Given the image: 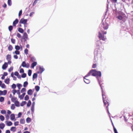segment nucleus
<instances>
[{"mask_svg":"<svg viewBox=\"0 0 133 133\" xmlns=\"http://www.w3.org/2000/svg\"><path fill=\"white\" fill-rule=\"evenodd\" d=\"M101 30V32L103 33V35H102V34L100 32H99L98 37L100 40H102L104 41H105L106 38V37L104 36V35L106 34L107 32H104L102 30Z\"/></svg>","mask_w":133,"mask_h":133,"instance_id":"obj_1","label":"nucleus"},{"mask_svg":"<svg viewBox=\"0 0 133 133\" xmlns=\"http://www.w3.org/2000/svg\"><path fill=\"white\" fill-rule=\"evenodd\" d=\"M102 95L103 96V102L104 103V105L106 107V109L107 110V112L109 114V109L108 108V106L109 105V100H108L107 101V99H106V98H105L104 99V94L102 93Z\"/></svg>","mask_w":133,"mask_h":133,"instance_id":"obj_2","label":"nucleus"},{"mask_svg":"<svg viewBox=\"0 0 133 133\" xmlns=\"http://www.w3.org/2000/svg\"><path fill=\"white\" fill-rule=\"evenodd\" d=\"M93 76H96L98 79V77H100L101 76V71H97L95 70H94V73H93Z\"/></svg>","mask_w":133,"mask_h":133,"instance_id":"obj_3","label":"nucleus"},{"mask_svg":"<svg viewBox=\"0 0 133 133\" xmlns=\"http://www.w3.org/2000/svg\"><path fill=\"white\" fill-rule=\"evenodd\" d=\"M102 26L104 30H107L108 28L109 25L105 21L102 22Z\"/></svg>","mask_w":133,"mask_h":133,"instance_id":"obj_4","label":"nucleus"},{"mask_svg":"<svg viewBox=\"0 0 133 133\" xmlns=\"http://www.w3.org/2000/svg\"><path fill=\"white\" fill-rule=\"evenodd\" d=\"M27 20V19H24L23 18H21L19 22V23L20 24H23L24 25V26H25V25L26 24Z\"/></svg>","mask_w":133,"mask_h":133,"instance_id":"obj_5","label":"nucleus"},{"mask_svg":"<svg viewBox=\"0 0 133 133\" xmlns=\"http://www.w3.org/2000/svg\"><path fill=\"white\" fill-rule=\"evenodd\" d=\"M21 66L23 67L28 68L29 67L30 65L28 63H26L25 61H23L22 64Z\"/></svg>","mask_w":133,"mask_h":133,"instance_id":"obj_6","label":"nucleus"},{"mask_svg":"<svg viewBox=\"0 0 133 133\" xmlns=\"http://www.w3.org/2000/svg\"><path fill=\"white\" fill-rule=\"evenodd\" d=\"M93 73H94V70L92 69L87 75L85 76V77H87L91 75L93 76Z\"/></svg>","mask_w":133,"mask_h":133,"instance_id":"obj_7","label":"nucleus"},{"mask_svg":"<svg viewBox=\"0 0 133 133\" xmlns=\"http://www.w3.org/2000/svg\"><path fill=\"white\" fill-rule=\"evenodd\" d=\"M98 50L97 49H96L95 51V56L94 57L95 59V60H97L98 58Z\"/></svg>","mask_w":133,"mask_h":133,"instance_id":"obj_8","label":"nucleus"},{"mask_svg":"<svg viewBox=\"0 0 133 133\" xmlns=\"http://www.w3.org/2000/svg\"><path fill=\"white\" fill-rule=\"evenodd\" d=\"M8 66V63L6 62H5L2 65V68L3 69H5Z\"/></svg>","mask_w":133,"mask_h":133,"instance_id":"obj_9","label":"nucleus"},{"mask_svg":"<svg viewBox=\"0 0 133 133\" xmlns=\"http://www.w3.org/2000/svg\"><path fill=\"white\" fill-rule=\"evenodd\" d=\"M18 22V20L17 19H16L13 23V26H16V24H17Z\"/></svg>","mask_w":133,"mask_h":133,"instance_id":"obj_10","label":"nucleus"},{"mask_svg":"<svg viewBox=\"0 0 133 133\" xmlns=\"http://www.w3.org/2000/svg\"><path fill=\"white\" fill-rule=\"evenodd\" d=\"M87 77H85V76L84 77V81L87 84H88L90 82V80L86 78Z\"/></svg>","mask_w":133,"mask_h":133,"instance_id":"obj_11","label":"nucleus"},{"mask_svg":"<svg viewBox=\"0 0 133 133\" xmlns=\"http://www.w3.org/2000/svg\"><path fill=\"white\" fill-rule=\"evenodd\" d=\"M28 38V36L27 33L26 32H24L23 35V38L24 39H26Z\"/></svg>","mask_w":133,"mask_h":133,"instance_id":"obj_12","label":"nucleus"},{"mask_svg":"<svg viewBox=\"0 0 133 133\" xmlns=\"http://www.w3.org/2000/svg\"><path fill=\"white\" fill-rule=\"evenodd\" d=\"M37 74L36 73H34L32 76V79L34 80V79L36 78L37 77Z\"/></svg>","mask_w":133,"mask_h":133,"instance_id":"obj_13","label":"nucleus"},{"mask_svg":"<svg viewBox=\"0 0 133 133\" xmlns=\"http://www.w3.org/2000/svg\"><path fill=\"white\" fill-rule=\"evenodd\" d=\"M27 94L29 95H31L32 94V91L31 89L27 91Z\"/></svg>","mask_w":133,"mask_h":133,"instance_id":"obj_14","label":"nucleus"},{"mask_svg":"<svg viewBox=\"0 0 133 133\" xmlns=\"http://www.w3.org/2000/svg\"><path fill=\"white\" fill-rule=\"evenodd\" d=\"M11 55L8 54V55L6 57V59L7 60H11Z\"/></svg>","mask_w":133,"mask_h":133,"instance_id":"obj_15","label":"nucleus"},{"mask_svg":"<svg viewBox=\"0 0 133 133\" xmlns=\"http://www.w3.org/2000/svg\"><path fill=\"white\" fill-rule=\"evenodd\" d=\"M5 127V125L3 123L0 124V128L1 129H3Z\"/></svg>","mask_w":133,"mask_h":133,"instance_id":"obj_16","label":"nucleus"},{"mask_svg":"<svg viewBox=\"0 0 133 133\" xmlns=\"http://www.w3.org/2000/svg\"><path fill=\"white\" fill-rule=\"evenodd\" d=\"M11 119L12 120L14 119L15 118V115L14 114H12L10 116Z\"/></svg>","mask_w":133,"mask_h":133,"instance_id":"obj_17","label":"nucleus"},{"mask_svg":"<svg viewBox=\"0 0 133 133\" xmlns=\"http://www.w3.org/2000/svg\"><path fill=\"white\" fill-rule=\"evenodd\" d=\"M37 64V63L36 62H33L31 65V67L33 68L34 67L36 66Z\"/></svg>","mask_w":133,"mask_h":133,"instance_id":"obj_18","label":"nucleus"},{"mask_svg":"<svg viewBox=\"0 0 133 133\" xmlns=\"http://www.w3.org/2000/svg\"><path fill=\"white\" fill-rule=\"evenodd\" d=\"M5 122H7V125L8 126H10L12 124V122L11 121L8 122L7 121H6Z\"/></svg>","mask_w":133,"mask_h":133,"instance_id":"obj_19","label":"nucleus"},{"mask_svg":"<svg viewBox=\"0 0 133 133\" xmlns=\"http://www.w3.org/2000/svg\"><path fill=\"white\" fill-rule=\"evenodd\" d=\"M14 103L16 107H19V103L18 101H16L14 102Z\"/></svg>","mask_w":133,"mask_h":133,"instance_id":"obj_20","label":"nucleus"},{"mask_svg":"<svg viewBox=\"0 0 133 133\" xmlns=\"http://www.w3.org/2000/svg\"><path fill=\"white\" fill-rule=\"evenodd\" d=\"M18 31L19 32L22 33H23L24 32L23 30L21 28H18Z\"/></svg>","mask_w":133,"mask_h":133,"instance_id":"obj_21","label":"nucleus"},{"mask_svg":"<svg viewBox=\"0 0 133 133\" xmlns=\"http://www.w3.org/2000/svg\"><path fill=\"white\" fill-rule=\"evenodd\" d=\"M25 121L24 119H21L20 120V123L22 124H24Z\"/></svg>","mask_w":133,"mask_h":133,"instance_id":"obj_22","label":"nucleus"},{"mask_svg":"<svg viewBox=\"0 0 133 133\" xmlns=\"http://www.w3.org/2000/svg\"><path fill=\"white\" fill-rule=\"evenodd\" d=\"M9 81L10 79L9 78H6L4 82L6 84H8L9 83Z\"/></svg>","mask_w":133,"mask_h":133,"instance_id":"obj_23","label":"nucleus"},{"mask_svg":"<svg viewBox=\"0 0 133 133\" xmlns=\"http://www.w3.org/2000/svg\"><path fill=\"white\" fill-rule=\"evenodd\" d=\"M8 50L9 51H11L13 49V47L11 45H10L8 47Z\"/></svg>","mask_w":133,"mask_h":133,"instance_id":"obj_24","label":"nucleus"},{"mask_svg":"<svg viewBox=\"0 0 133 133\" xmlns=\"http://www.w3.org/2000/svg\"><path fill=\"white\" fill-rule=\"evenodd\" d=\"M117 18L119 19L120 20H122L123 19V17L121 16V15H119L117 17Z\"/></svg>","mask_w":133,"mask_h":133,"instance_id":"obj_25","label":"nucleus"},{"mask_svg":"<svg viewBox=\"0 0 133 133\" xmlns=\"http://www.w3.org/2000/svg\"><path fill=\"white\" fill-rule=\"evenodd\" d=\"M16 127H12L11 128L10 130L11 131L15 132L16 131Z\"/></svg>","mask_w":133,"mask_h":133,"instance_id":"obj_26","label":"nucleus"},{"mask_svg":"<svg viewBox=\"0 0 133 133\" xmlns=\"http://www.w3.org/2000/svg\"><path fill=\"white\" fill-rule=\"evenodd\" d=\"M17 99V98L16 97H13L11 99V100L13 102H15Z\"/></svg>","mask_w":133,"mask_h":133,"instance_id":"obj_27","label":"nucleus"},{"mask_svg":"<svg viewBox=\"0 0 133 133\" xmlns=\"http://www.w3.org/2000/svg\"><path fill=\"white\" fill-rule=\"evenodd\" d=\"M13 27L12 25L9 26L8 27V29L11 32L13 29Z\"/></svg>","mask_w":133,"mask_h":133,"instance_id":"obj_28","label":"nucleus"},{"mask_svg":"<svg viewBox=\"0 0 133 133\" xmlns=\"http://www.w3.org/2000/svg\"><path fill=\"white\" fill-rule=\"evenodd\" d=\"M28 84L27 81H25L24 83L23 86L24 87H26Z\"/></svg>","mask_w":133,"mask_h":133,"instance_id":"obj_29","label":"nucleus"},{"mask_svg":"<svg viewBox=\"0 0 133 133\" xmlns=\"http://www.w3.org/2000/svg\"><path fill=\"white\" fill-rule=\"evenodd\" d=\"M0 119L2 121H3L4 119V116L2 115H1L0 116Z\"/></svg>","mask_w":133,"mask_h":133,"instance_id":"obj_30","label":"nucleus"},{"mask_svg":"<svg viewBox=\"0 0 133 133\" xmlns=\"http://www.w3.org/2000/svg\"><path fill=\"white\" fill-rule=\"evenodd\" d=\"M26 102L25 101H23L21 104V106L22 107L25 105L26 104Z\"/></svg>","mask_w":133,"mask_h":133,"instance_id":"obj_31","label":"nucleus"},{"mask_svg":"<svg viewBox=\"0 0 133 133\" xmlns=\"http://www.w3.org/2000/svg\"><path fill=\"white\" fill-rule=\"evenodd\" d=\"M15 105L14 104H11V109L12 110H14L15 108Z\"/></svg>","mask_w":133,"mask_h":133,"instance_id":"obj_32","label":"nucleus"},{"mask_svg":"<svg viewBox=\"0 0 133 133\" xmlns=\"http://www.w3.org/2000/svg\"><path fill=\"white\" fill-rule=\"evenodd\" d=\"M32 73V71L31 70H29L28 71V74L29 76H30Z\"/></svg>","mask_w":133,"mask_h":133,"instance_id":"obj_33","label":"nucleus"},{"mask_svg":"<svg viewBox=\"0 0 133 133\" xmlns=\"http://www.w3.org/2000/svg\"><path fill=\"white\" fill-rule=\"evenodd\" d=\"M26 122L27 123H29L31 121V119L29 117H28L26 119Z\"/></svg>","mask_w":133,"mask_h":133,"instance_id":"obj_34","label":"nucleus"},{"mask_svg":"<svg viewBox=\"0 0 133 133\" xmlns=\"http://www.w3.org/2000/svg\"><path fill=\"white\" fill-rule=\"evenodd\" d=\"M40 87L38 86H36L35 87V89L36 91H38Z\"/></svg>","mask_w":133,"mask_h":133,"instance_id":"obj_35","label":"nucleus"},{"mask_svg":"<svg viewBox=\"0 0 133 133\" xmlns=\"http://www.w3.org/2000/svg\"><path fill=\"white\" fill-rule=\"evenodd\" d=\"M31 104V101H30L29 100L28 101V102L27 104V106L28 107H30V106Z\"/></svg>","mask_w":133,"mask_h":133,"instance_id":"obj_36","label":"nucleus"},{"mask_svg":"<svg viewBox=\"0 0 133 133\" xmlns=\"http://www.w3.org/2000/svg\"><path fill=\"white\" fill-rule=\"evenodd\" d=\"M34 105H33V104L31 106V111L32 112H33L34 111Z\"/></svg>","mask_w":133,"mask_h":133,"instance_id":"obj_37","label":"nucleus"},{"mask_svg":"<svg viewBox=\"0 0 133 133\" xmlns=\"http://www.w3.org/2000/svg\"><path fill=\"white\" fill-rule=\"evenodd\" d=\"M39 70L41 73H42L43 71L44 70V69L40 67L39 68Z\"/></svg>","mask_w":133,"mask_h":133,"instance_id":"obj_38","label":"nucleus"},{"mask_svg":"<svg viewBox=\"0 0 133 133\" xmlns=\"http://www.w3.org/2000/svg\"><path fill=\"white\" fill-rule=\"evenodd\" d=\"M8 3L9 5L11 6V5L12 3L11 0H8Z\"/></svg>","mask_w":133,"mask_h":133,"instance_id":"obj_39","label":"nucleus"},{"mask_svg":"<svg viewBox=\"0 0 133 133\" xmlns=\"http://www.w3.org/2000/svg\"><path fill=\"white\" fill-rule=\"evenodd\" d=\"M26 89L25 88H22L21 90V93L25 92L26 91Z\"/></svg>","mask_w":133,"mask_h":133,"instance_id":"obj_40","label":"nucleus"},{"mask_svg":"<svg viewBox=\"0 0 133 133\" xmlns=\"http://www.w3.org/2000/svg\"><path fill=\"white\" fill-rule=\"evenodd\" d=\"M15 49L16 50H18L20 49V47L18 45H15Z\"/></svg>","mask_w":133,"mask_h":133,"instance_id":"obj_41","label":"nucleus"},{"mask_svg":"<svg viewBox=\"0 0 133 133\" xmlns=\"http://www.w3.org/2000/svg\"><path fill=\"white\" fill-rule=\"evenodd\" d=\"M26 75L25 73H23L21 75V77L23 78H24L26 76Z\"/></svg>","mask_w":133,"mask_h":133,"instance_id":"obj_42","label":"nucleus"},{"mask_svg":"<svg viewBox=\"0 0 133 133\" xmlns=\"http://www.w3.org/2000/svg\"><path fill=\"white\" fill-rule=\"evenodd\" d=\"M113 126L114 130V132L115 133H118L117 132V130L116 129V128H115L114 125H113Z\"/></svg>","mask_w":133,"mask_h":133,"instance_id":"obj_43","label":"nucleus"},{"mask_svg":"<svg viewBox=\"0 0 133 133\" xmlns=\"http://www.w3.org/2000/svg\"><path fill=\"white\" fill-rule=\"evenodd\" d=\"M29 96L28 95H26L24 99L25 100L27 101L29 99Z\"/></svg>","mask_w":133,"mask_h":133,"instance_id":"obj_44","label":"nucleus"},{"mask_svg":"<svg viewBox=\"0 0 133 133\" xmlns=\"http://www.w3.org/2000/svg\"><path fill=\"white\" fill-rule=\"evenodd\" d=\"M1 113L2 114H5L6 113V111L5 110H2L1 111Z\"/></svg>","mask_w":133,"mask_h":133,"instance_id":"obj_45","label":"nucleus"},{"mask_svg":"<svg viewBox=\"0 0 133 133\" xmlns=\"http://www.w3.org/2000/svg\"><path fill=\"white\" fill-rule=\"evenodd\" d=\"M11 86L12 88L14 89H14L16 87V85L14 84H13Z\"/></svg>","mask_w":133,"mask_h":133,"instance_id":"obj_46","label":"nucleus"},{"mask_svg":"<svg viewBox=\"0 0 133 133\" xmlns=\"http://www.w3.org/2000/svg\"><path fill=\"white\" fill-rule=\"evenodd\" d=\"M13 68V66H11L8 69V71L9 72H10L11 71H12Z\"/></svg>","mask_w":133,"mask_h":133,"instance_id":"obj_47","label":"nucleus"},{"mask_svg":"<svg viewBox=\"0 0 133 133\" xmlns=\"http://www.w3.org/2000/svg\"><path fill=\"white\" fill-rule=\"evenodd\" d=\"M4 100V98L3 97H0V102H3Z\"/></svg>","mask_w":133,"mask_h":133,"instance_id":"obj_48","label":"nucleus"},{"mask_svg":"<svg viewBox=\"0 0 133 133\" xmlns=\"http://www.w3.org/2000/svg\"><path fill=\"white\" fill-rule=\"evenodd\" d=\"M2 92L3 95H5L6 94L7 91L6 90H4L3 91H2Z\"/></svg>","mask_w":133,"mask_h":133,"instance_id":"obj_49","label":"nucleus"},{"mask_svg":"<svg viewBox=\"0 0 133 133\" xmlns=\"http://www.w3.org/2000/svg\"><path fill=\"white\" fill-rule=\"evenodd\" d=\"M28 50L27 49H25L24 50V53L26 55L28 54Z\"/></svg>","mask_w":133,"mask_h":133,"instance_id":"obj_50","label":"nucleus"},{"mask_svg":"<svg viewBox=\"0 0 133 133\" xmlns=\"http://www.w3.org/2000/svg\"><path fill=\"white\" fill-rule=\"evenodd\" d=\"M17 86L19 89H20V87L22 86V85L21 84L18 83L17 84Z\"/></svg>","mask_w":133,"mask_h":133,"instance_id":"obj_51","label":"nucleus"},{"mask_svg":"<svg viewBox=\"0 0 133 133\" xmlns=\"http://www.w3.org/2000/svg\"><path fill=\"white\" fill-rule=\"evenodd\" d=\"M11 42L13 44H15V40L13 38H11Z\"/></svg>","mask_w":133,"mask_h":133,"instance_id":"obj_52","label":"nucleus"},{"mask_svg":"<svg viewBox=\"0 0 133 133\" xmlns=\"http://www.w3.org/2000/svg\"><path fill=\"white\" fill-rule=\"evenodd\" d=\"M24 97V96H23L22 94L21 95H19V97L21 99H23V98Z\"/></svg>","mask_w":133,"mask_h":133,"instance_id":"obj_53","label":"nucleus"},{"mask_svg":"<svg viewBox=\"0 0 133 133\" xmlns=\"http://www.w3.org/2000/svg\"><path fill=\"white\" fill-rule=\"evenodd\" d=\"M17 92V91L15 89H13L12 90V92L13 93L14 95H15V93H16Z\"/></svg>","mask_w":133,"mask_h":133,"instance_id":"obj_54","label":"nucleus"},{"mask_svg":"<svg viewBox=\"0 0 133 133\" xmlns=\"http://www.w3.org/2000/svg\"><path fill=\"white\" fill-rule=\"evenodd\" d=\"M22 10H21L19 11V14H18V16L19 17L22 15Z\"/></svg>","mask_w":133,"mask_h":133,"instance_id":"obj_55","label":"nucleus"},{"mask_svg":"<svg viewBox=\"0 0 133 133\" xmlns=\"http://www.w3.org/2000/svg\"><path fill=\"white\" fill-rule=\"evenodd\" d=\"M1 87L2 88H6V86L3 83L2 84Z\"/></svg>","mask_w":133,"mask_h":133,"instance_id":"obj_56","label":"nucleus"},{"mask_svg":"<svg viewBox=\"0 0 133 133\" xmlns=\"http://www.w3.org/2000/svg\"><path fill=\"white\" fill-rule=\"evenodd\" d=\"M19 122L17 121L15 122L14 123V125L15 126H16L18 125Z\"/></svg>","mask_w":133,"mask_h":133,"instance_id":"obj_57","label":"nucleus"},{"mask_svg":"<svg viewBox=\"0 0 133 133\" xmlns=\"http://www.w3.org/2000/svg\"><path fill=\"white\" fill-rule=\"evenodd\" d=\"M15 52V54L17 55H19L20 54V52L18 50H16Z\"/></svg>","mask_w":133,"mask_h":133,"instance_id":"obj_58","label":"nucleus"},{"mask_svg":"<svg viewBox=\"0 0 133 133\" xmlns=\"http://www.w3.org/2000/svg\"><path fill=\"white\" fill-rule=\"evenodd\" d=\"M97 67V64H93L92 66V68H95Z\"/></svg>","mask_w":133,"mask_h":133,"instance_id":"obj_59","label":"nucleus"},{"mask_svg":"<svg viewBox=\"0 0 133 133\" xmlns=\"http://www.w3.org/2000/svg\"><path fill=\"white\" fill-rule=\"evenodd\" d=\"M38 0H35L33 4V5H35L37 3Z\"/></svg>","mask_w":133,"mask_h":133,"instance_id":"obj_60","label":"nucleus"},{"mask_svg":"<svg viewBox=\"0 0 133 133\" xmlns=\"http://www.w3.org/2000/svg\"><path fill=\"white\" fill-rule=\"evenodd\" d=\"M17 36L19 38H20L21 37V34L18 33H17Z\"/></svg>","mask_w":133,"mask_h":133,"instance_id":"obj_61","label":"nucleus"},{"mask_svg":"<svg viewBox=\"0 0 133 133\" xmlns=\"http://www.w3.org/2000/svg\"><path fill=\"white\" fill-rule=\"evenodd\" d=\"M15 75L18 76L19 75V73L17 71H16L14 73Z\"/></svg>","mask_w":133,"mask_h":133,"instance_id":"obj_62","label":"nucleus"},{"mask_svg":"<svg viewBox=\"0 0 133 133\" xmlns=\"http://www.w3.org/2000/svg\"><path fill=\"white\" fill-rule=\"evenodd\" d=\"M19 72L21 73H23L24 72V70L23 68L21 69L19 71Z\"/></svg>","mask_w":133,"mask_h":133,"instance_id":"obj_63","label":"nucleus"},{"mask_svg":"<svg viewBox=\"0 0 133 133\" xmlns=\"http://www.w3.org/2000/svg\"><path fill=\"white\" fill-rule=\"evenodd\" d=\"M22 115V113L21 112H19L18 113V117H20Z\"/></svg>","mask_w":133,"mask_h":133,"instance_id":"obj_64","label":"nucleus"}]
</instances>
